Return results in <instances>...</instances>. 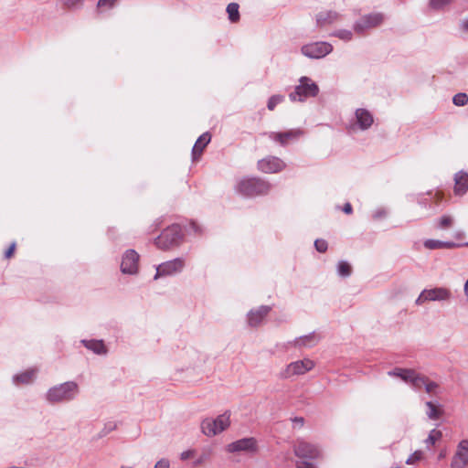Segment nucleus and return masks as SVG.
<instances>
[{"instance_id":"nucleus-11","label":"nucleus","mask_w":468,"mask_h":468,"mask_svg":"<svg viewBox=\"0 0 468 468\" xmlns=\"http://www.w3.org/2000/svg\"><path fill=\"white\" fill-rule=\"evenodd\" d=\"M186 267V261L184 258H176L171 261L162 262L156 266V272L154 280H158L162 277L175 276L181 273Z\"/></svg>"},{"instance_id":"nucleus-45","label":"nucleus","mask_w":468,"mask_h":468,"mask_svg":"<svg viewBox=\"0 0 468 468\" xmlns=\"http://www.w3.org/2000/svg\"><path fill=\"white\" fill-rule=\"evenodd\" d=\"M188 232L194 233V234L200 233L201 228L197 222L191 221L188 225Z\"/></svg>"},{"instance_id":"nucleus-24","label":"nucleus","mask_w":468,"mask_h":468,"mask_svg":"<svg viewBox=\"0 0 468 468\" xmlns=\"http://www.w3.org/2000/svg\"><path fill=\"white\" fill-rule=\"evenodd\" d=\"M468 190V173L461 170L454 176V193L463 196Z\"/></svg>"},{"instance_id":"nucleus-12","label":"nucleus","mask_w":468,"mask_h":468,"mask_svg":"<svg viewBox=\"0 0 468 468\" xmlns=\"http://www.w3.org/2000/svg\"><path fill=\"white\" fill-rule=\"evenodd\" d=\"M294 454L303 459H322L324 457L323 451L318 444L308 442L305 441H298L293 448Z\"/></svg>"},{"instance_id":"nucleus-40","label":"nucleus","mask_w":468,"mask_h":468,"mask_svg":"<svg viewBox=\"0 0 468 468\" xmlns=\"http://www.w3.org/2000/svg\"><path fill=\"white\" fill-rule=\"evenodd\" d=\"M388 214V212L387 208L380 207H377L373 211L372 218L375 220H379V219L387 218Z\"/></svg>"},{"instance_id":"nucleus-52","label":"nucleus","mask_w":468,"mask_h":468,"mask_svg":"<svg viewBox=\"0 0 468 468\" xmlns=\"http://www.w3.org/2000/svg\"><path fill=\"white\" fill-rule=\"evenodd\" d=\"M463 235V233L462 231H458V232H456V233L454 234V237H455L456 239H461Z\"/></svg>"},{"instance_id":"nucleus-27","label":"nucleus","mask_w":468,"mask_h":468,"mask_svg":"<svg viewBox=\"0 0 468 468\" xmlns=\"http://www.w3.org/2000/svg\"><path fill=\"white\" fill-rule=\"evenodd\" d=\"M426 408V414L431 420H439L443 413L441 405L438 402L427 401Z\"/></svg>"},{"instance_id":"nucleus-5","label":"nucleus","mask_w":468,"mask_h":468,"mask_svg":"<svg viewBox=\"0 0 468 468\" xmlns=\"http://www.w3.org/2000/svg\"><path fill=\"white\" fill-rule=\"evenodd\" d=\"M452 300V292L450 289L441 286L423 289L415 300L417 306L424 305L427 303H449Z\"/></svg>"},{"instance_id":"nucleus-39","label":"nucleus","mask_w":468,"mask_h":468,"mask_svg":"<svg viewBox=\"0 0 468 468\" xmlns=\"http://www.w3.org/2000/svg\"><path fill=\"white\" fill-rule=\"evenodd\" d=\"M453 0H430V5L433 9H441L452 3Z\"/></svg>"},{"instance_id":"nucleus-44","label":"nucleus","mask_w":468,"mask_h":468,"mask_svg":"<svg viewBox=\"0 0 468 468\" xmlns=\"http://www.w3.org/2000/svg\"><path fill=\"white\" fill-rule=\"evenodd\" d=\"M154 468H170V461L166 458H162L155 463Z\"/></svg>"},{"instance_id":"nucleus-37","label":"nucleus","mask_w":468,"mask_h":468,"mask_svg":"<svg viewBox=\"0 0 468 468\" xmlns=\"http://www.w3.org/2000/svg\"><path fill=\"white\" fill-rule=\"evenodd\" d=\"M62 5L68 9H77L83 5L85 0H59Z\"/></svg>"},{"instance_id":"nucleus-20","label":"nucleus","mask_w":468,"mask_h":468,"mask_svg":"<svg viewBox=\"0 0 468 468\" xmlns=\"http://www.w3.org/2000/svg\"><path fill=\"white\" fill-rule=\"evenodd\" d=\"M388 376L400 378L403 381L411 385H418L422 382L420 378V374L412 369L395 368L388 372Z\"/></svg>"},{"instance_id":"nucleus-21","label":"nucleus","mask_w":468,"mask_h":468,"mask_svg":"<svg viewBox=\"0 0 468 468\" xmlns=\"http://www.w3.org/2000/svg\"><path fill=\"white\" fill-rule=\"evenodd\" d=\"M80 344L93 354L105 356L109 353V349L101 339H82Z\"/></svg>"},{"instance_id":"nucleus-23","label":"nucleus","mask_w":468,"mask_h":468,"mask_svg":"<svg viewBox=\"0 0 468 468\" xmlns=\"http://www.w3.org/2000/svg\"><path fill=\"white\" fill-rule=\"evenodd\" d=\"M320 340H321V337L317 334L313 332L308 335H304L296 337L292 341V345H293V346L299 347V348H311V347L316 346Z\"/></svg>"},{"instance_id":"nucleus-15","label":"nucleus","mask_w":468,"mask_h":468,"mask_svg":"<svg viewBox=\"0 0 468 468\" xmlns=\"http://www.w3.org/2000/svg\"><path fill=\"white\" fill-rule=\"evenodd\" d=\"M303 134L304 132L302 129L296 128L281 133L271 132L268 133V137L282 146H285L290 143L298 141Z\"/></svg>"},{"instance_id":"nucleus-51","label":"nucleus","mask_w":468,"mask_h":468,"mask_svg":"<svg viewBox=\"0 0 468 468\" xmlns=\"http://www.w3.org/2000/svg\"><path fill=\"white\" fill-rule=\"evenodd\" d=\"M343 211L344 213L346 214H351L353 209H352V206L350 203H346L343 207Z\"/></svg>"},{"instance_id":"nucleus-6","label":"nucleus","mask_w":468,"mask_h":468,"mask_svg":"<svg viewBox=\"0 0 468 468\" xmlns=\"http://www.w3.org/2000/svg\"><path fill=\"white\" fill-rule=\"evenodd\" d=\"M318 93V85L311 78L303 76L299 79L294 90L289 94V98L292 101H304L307 98L317 96Z\"/></svg>"},{"instance_id":"nucleus-13","label":"nucleus","mask_w":468,"mask_h":468,"mask_svg":"<svg viewBox=\"0 0 468 468\" xmlns=\"http://www.w3.org/2000/svg\"><path fill=\"white\" fill-rule=\"evenodd\" d=\"M140 256L134 250H127L123 252L121 261V271L126 275H136L139 272Z\"/></svg>"},{"instance_id":"nucleus-18","label":"nucleus","mask_w":468,"mask_h":468,"mask_svg":"<svg viewBox=\"0 0 468 468\" xmlns=\"http://www.w3.org/2000/svg\"><path fill=\"white\" fill-rule=\"evenodd\" d=\"M269 305H261L250 310L247 314V324L250 327H258L261 325L271 312Z\"/></svg>"},{"instance_id":"nucleus-26","label":"nucleus","mask_w":468,"mask_h":468,"mask_svg":"<svg viewBox=\"0 0 468 468\" xmlns=\"http://www.w3.org/2000/svg\"><path fill=\"white\" fill-rule=\"evenodd\" d=\"M423 245L428 250H438V249H453L461 247L459 243L452 241H442L439 239H429L424 240Z\"/></svg>"},{"instance_id":"nucleus-43","label":"nucleus","mask_w":468,"mask_h":468,"mask_svg":"<svg viewBox=\"0 0 468 468\" xmlns=\"http://www.w3.org/2000/svg\"><path fill=\"white\" fill-rule=\"evenodd\" d=\"M314 247L317 251L325 252L328 248L327 241L322 239H316L314 241Z\"/></svg>"},{"instance_id":"nucleus-14","label":"nucleus","mask_w":468,"mask_h":468,"mask_svg":"<svg viewBox=\"0 0 468 468\" xmlns=\"http://www.w3.org/2000/svg\"><path fill=\"white\" fill-rule=\"evenodd\" d=\"M228 452H248L254 453L258 451V441L253 437L242 438L227 445Z\"/></svg>"},{"instance_id":"nucleus-53","label":"nucleus","mask_w":468,"mask_h":468,"mask_svg":"<svg viewBox=\"0 0 468 468\" xmlns=\"http://www.w3.org/2000/svg\"><path fill=\"white\" fill-rule=\"evenodd\" d=\"M443 457H444V453H442V452H441V453H440V454H439V458H440V459H441V458H443Z\"/></svg>"},{"instance_id":"nucleus-2","label":"nucleus","mask_w":468,"mask_h":468,"mask_svg":"<svg viewBox=\"0 0 468 468\" xmlns=\"http://www.w3.org/2000/svg\"><path fill=\"white\" fill-rule=\"evenodd\" d=\"M235 194L243 197L265 196L271 190V184L255 176H242L236 180L233 186Z\"/></svg>"},{"instance_id":"nucleus-50","label":"nucleus","mask_w":468,"mask_h":468,"mask_svg":"<svg viewBox=\"0 0 468 468\" xmlns=\"http://www.w3.org/2000/svg\"><path fill=\"white\" fill-rule=\"evenodd\" d=\"M15 248H16V244L15 243L11 244V246L5 251V258H10L13 255Z\"/></svg>"},{"instance_id":"nucleus-22","label":"nucleus","mask_w":468,"mask_h":468,"mask_svg":"<svg viewBox=\"0 0 468 468\" xmlns=\"http://www.w3.org/2000/svg\"><path fill=\"white\" fill-rule=\"evenodd\" d=\"M341 14L335 10H324L316 14L315 20L318 27H325L339 21Z\"/></svg>"},{"instance_id":"nucleus-17","label":"nucleus","mask_w":468,"mask_h":468,"mask_svg":"<svg viewBox=\"0 0 468 468\" xmlns=\"http://www.w3.org/2000/svg\"><path fill=\"white\" fill-rule=\"evenodd\" d=\"M451 468H468V440H462L452 457Z\"/></svg>"},{"instance_id":"nucleus-30","label":"nucleus","mask_w":468,"mask_h":468,"mask_svg":"<svg viewBox=\"0 0 468 468\" xmlns=\"http://www.w3.org/2000/svg\"><path fill=\"white\" fill-rule=\"evenodd\" d=\"M332 37H337L345 42H349L354 38V33L350 29L339 28L331 33Z\"/></svg>"},{"instance_id":"nucleus-49","label":"nucleus","mask_w":468,"mask_h":468,"mask_svg":"<svg viewBox=\"0 0 468 468\" xmlns=\"http://www.w3.org/2000/svg\"><path fill=\"white\" fill-rule=\"evenodd\" d=\"M460 27L465 31L468 32V17L463 19L460 24Z\"/></svg>"},{"instance_id":"nucleus-28","label":"nucleus","mask_w":468,"mask_h":468,"mask_svg":"<svg viewBox=\"0 0 468 468\" xmlns=\"http://www.w3.org/2000/svg\"><path fill=\"white\" fill-rule=\"evenodd\" d=\"M420 378L422 380L418 385H412L415 388H420L424 387L425 390L429 394H437L439 386L436 382L428 380L425 377L420 375Z\"/></svg>"},{"instance_id":"nucleus-4","label":"nucleus","mask_w":468,"mask_h":468,"mask_svg":"<svg viewBox=\"0 0 468 468\" xmlns=\"http://www.w3.org/2000/svg\"><path fill=\"white\" fill-rule=\"evenodd\" d=\"M230 426V413L226 411L216 418H206L200 423L201 432L207 437H215Z\"/></svg>"},{"instance_id":"nucleus-32","label":"nucleus","mask_w":468,"mask_h":468,"mask_svg":"<svg viewBox=\"0 0 468 468\" xmlns=\"http://www.w3.org/2000/svg\"><path fill=\"white\" fill-rule=\"evenodd\" d=\"M336 271L340 277L346 278L352 273L351 265L346 261H340L336 265Z\"/></svg>"},{"instance_id":"nucleus-48","label":"nucleus","mask_w":468,"mask_h":468,"mask_svg":"<svg viewBox=\"0 0 468 468\" xmlns=\"http://www.w3.org/2000/svg\"><path fill=\"white\" fill-rule=\"evenodd\" d=\"M292 420V422L294 424V427L301 428V427L303 426L304 420L302 417H295Z\"/></svg>"},{"instance_id":"nucleus-16","label":"nucleus","mask_w":468,"mask_h":468,"mask_svg":"<svg viewBox=\"0 0 468 468\" xmlns=\"http://www.w3.org/2000/svg\"><path fill=\"white\" fill-rule=\"evenodd\" d=\"M258 169L264 174H275L286 167L283 160L277 156L269 155L258 161Z\"/></svg>"},{"instance_id":"nucleus-55","label":"nucleus","mask_w":468,"mask_h":468,"mask_svg":"<svg viewBox=\"0 0 468 468\" xmlns=\"http://www.w3.org/2000/svg\"><path fill=\"white\" fill-rule=\"evenodd\" d=\"M121 468H132L131 466H122Z\"/></svg>"},{"instance_id":"nucleus-42","label":"nucleus","mask_w":468,"mask_h":468,"mask_svg":"<svg viewBox=\"0 0 468 468\" xmlns=\"http://www.w3.org/2000/svg\"><path fill=\"white\" fill-rule=\"evenodd\" d=\"M117 0H99L97 7L100 9H110L113 7Z\"/></svg>"},{"instance_id":"nucleus-8","label":"nucleus","mask_w":468,"mask_h":468,"mask_svg":"<svg viewBox=\"0 0 468 468\" xmlns=\"http://www.w3.org/2000/svg\"><path fill=\"white\" fill-rule=\"evenodd\" d=\"M334 48L326 41L309 42L301 47V54L310 59H321L332 53Z\"/></svg>"},{"instance_id":"nucleus-38","label":"nucleus","mask_w":468,"mask_h":468,"mask_svg":"<svg viewBox=\"0 0 468 468\" xmlns=\"http://www.w3.org/2000/svg\"><path fill=\"white\" fill-rule=\"evenodd\" d=\"M452 102L456 106H464L468 102V95L464 92H459L453 96Z\"/></svg>"},{"instance_id":"nucleus-54","label":"nucleus","mask_w":468,"mask_h":468,"mask_svg":"<svg viewBox=\"0 0 468 468\" xmlns=\"http://www.w3.org/2000/svg\"><path fill=\"white\" fill-rule=\"evenodd\" d=\"M460 245H461V247H462V246H468V241H467L466 243L460 244Z\"/></svg>"},{"instance_id":"nucleus-9","label":"nucleus","mask_w":468,"mask_h":468,"mask_svg":"<svg viewBox=\"0 0 468 468\" xmlns=\"http://www.w3.org/2000/svg\"><path fill=\"white\" fill-rule=\"evenodd\" d=\"M183 239L179 225H172L166 228L155 239V244L162 250H167L177 246Z\"/></svg>"},{"instance_id":"nucleus-36","label":"nucleus","mask_w":468,"mask_h":468,"mask_svg":"<svg viewBox=\"0 0 468 468\" xmlns=\"http://www.w3.org/2000/svg\"><path fill=\"white\" fill-rule=\"evenodd\" d=\"M117 427H118V424L116 421H113V420L108 421L104 424L103 428L101 429V431L99 433V436L101 438L104 437V436L108 435L110 432L115 431L117 429Z\"/></svg>"},{"instance_id":"nucleus-34","label":"nucleus","mask_w":468,"mask_h":468,"mask_svg":"<svg viewBox=\"0 0 468 468\" xmlns=\"http://www.w3.org/2000/svg\"><path fill=\"white\" fill-rule=\"evenodd\" d=\"M424 458V452L420 450H417L412 452L406 460V464L413 465L420 462Z\"/></svg>"},{"instance_id":"nucleus-46","label":"nucleus","mask_w":468,"mask_h":468,"mask_svg":"<svg viewBox=\"0 0 468 468\" xmlns=\"http://www.w3.org/2000/svg\"><path fill=\"white\" fill-rule=\"evenodd\" d=\"M196 453V451L195 450H186V451H184L180 453V459L182 461H186L191 457H193Z\"/></svg>"},{"instance_id":"nucleus-47","label":"nucleus","mask_w":468,"mask_h":468,"mask_svg":"<svg viewBox=\"0 0 468 468\" xmlns=\"http://www.w3.org/2000/svg\"><path fill=\"white\" fill-rule=\"evenodd\" d=\"M296 468H315L312 463L303 461L296 463Z\"/></svg>"},{"instance_id":"nucleus-1","label":"nucleus","mask_w":468,"mask_h":468,"mask_svg":"<svg viewBox=\"0 0 468 468\" xmlns=\"http://www.w3.org/2000/svg\"><path fill=\"white\" fill-rule=\"evenodd\" d=\"M79 394V384L76 381L69 380L48 388L44 394V399L48 404L58 405L75 400Z\"/></svg>"},{"instance_id":"nucleus-41","label":"nucleus","mask_w":468,"mask_h":468,"mask_svg":"<svg viewBox=\"0 0 468 468\" xmlns=\"http://www.w3.org/2000/svg\"><path fill=\"white\" fill-rule=\"evenodd\" d=\"M453 223V218L451 216L444 215L439 220V227L441 229H447Z\"/></svg>"},{"instance_id":"nucleus-29","label":"nucleus","mask_w":468,"mask_h":468,"mask_svg":"<svg viewBox=\"0 0 468 468\" xmlns=\"http://www.w3.org/2000/svg\"><path fill=\"white\" fill-rule=\"evenodd\" d=\"M442 438V432L440 430L433 429L430 431L428 437L424 440L427 449H431Z\"/></svg>"},{"instance_id":"nucleus-10","label":"nucleus","mask_w":468,"mask_h":468,"mask_svg":"<svg viewBox=\"0 0 468 468\" xmlns=\"http://www.w3.org/2000/svg\"><path fill=\"white\" fill-rule=\"evenodd\" d=\"M385 20L384 14L380 12H372L363 15L353 25V29L357 34H363L366 31L379 27Z\"/></svg>"},{"instance_id":"nucleus-3","label":"nucleus","mask_w":468,"mask_h":468,"mask_svg":"<svg viewBox=\"0 0 468 468\" xmlns=\"http://www.w3.org/2000/svg\"><path fill=\"white\" fill-rule=\"evenodd\" d=\"M374 122V115L368 109L356 108L346 129L351 134L366 132L372 127Z\"/></svg>"},{"instance_id":"nucleus-35","label":"nucleus","mask_w":468,"mask_h":468,"mask_svg":"<svg viewBox=\"0 0 468 468\" xmlns=\"http://www.w3.org/2000/svg\"><path fill=\"white\" fill-rule=\"evenodd\" d=\"M284 101V96L281 94L272 95L267 103V108L270 111H273L275 107Z\"/></svg>"},{"instance_id":"nucleus-33","label":"nucleus","mask_w":468,"mask_h":468,"mask_svg":"<svg viewBox=\"0 0 468 468\" xmlns=\"http://www.w3.org/2000/svg\"><path fill=\"white\" fill-rule=\"evenodd\" d=\"M211 450L207 449L202 452V453L193 462L194 467H198L203 465L210 459Z\"/></svg>"},{"instance_id":"nucleus-19","label":"nucleus","mask_w":468,"mask_h":468,"mask_svg":"<svg viewBox=\"0 0 468 468\" xmlns=\"http://www.w3.org/2000/svg\"><path fill=\"white\" fill-rule=\"evenodd\" d=\"M38 369L37 367H29L19 371L12 376V383L15 386H27L35 382L37 378Z\"/></svg>"},{"instance_id":"nucleus-25","label":"nucleus","mask_w":468,"mask_h":468,"mask_svg":"<svg viewBox=\"0 0 468 468\" xmlns=\"http://www.w3.org/2000/svg\"><path fill=\"white\" fill-rule=\"evenodd\" d=\"M210 140L211 136L208 133H204L197 138L192 149V157L194 160L197 159L201 155L203 150L210 142Z\"/></svg>"},{"instance_id":"nucleus-7","label":"nucleus","mask_w":468,"mask_h":468,"mask_svg":"<svg viewBox=\"0 0 468 468\" xmlns=\"http://www.w3.org/2000/svg\"><path fill=\"white\" fill-rule=\"evenodd\" d=\"M314 367L315 363L308 357L292 361L279 372V378L281 379H290L306 374L313 370Z\"/></svg>"},{"instance_id":"nucleus-31","label":"nucleus","mask_w":468,"mask_h":468,"mask_svg":"<svg viewBox=\"0 0 468 468\" xmlns=\"http://www.w3.org/2000/svg\"><path fill=\"white\" fill-rule=\"evenodd\" d=\"M239 5L237 3H230L227 6V14L230 22L237 23L239 20Z\"/></svg>"}]
</instances>
